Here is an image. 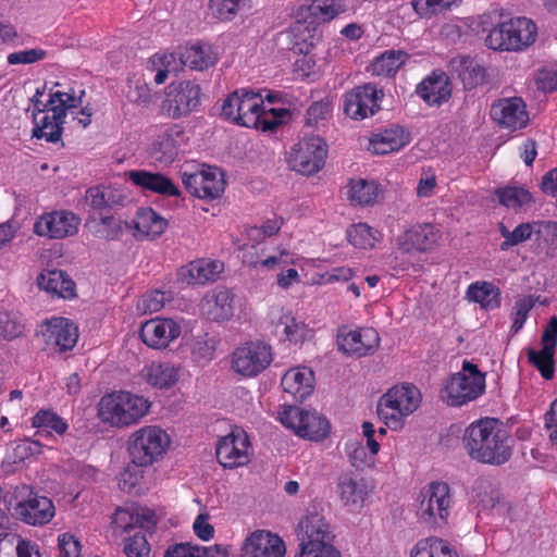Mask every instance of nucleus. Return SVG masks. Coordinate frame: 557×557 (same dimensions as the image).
Returning a JSON list of instances; mask_svg holds the SVG:
<instances>
[{
    "instance_id": "9b49d317",
    "label": "nucleus",
    "mask_w": 557,
    "mask_h": 557,
    "mask_svg": "<svg viewBox=\"0 0 557 557\" xmlns=\"http://www.w3.org/2000/svg\"><path fill=\"white\" fill-rule=\"evenodd\" d=\"M485 389V375L475 364L465 361L462 370L454 374L442 392L449 406H462L476 399Z\"/></svg>"
},
{
    "instance_id": "f8f14e48",
    "label": "nucleus",
    "mask_w": 557,
    "mask_h": 557,
    "mask_svg": "<svg viewBox=\"0 0 557 557\" xmlns=\"http://www.w3.org/2000/svg\"><path fill=\"white\" fill-rule=\"evenodd\" d=\"M281 422L297 435L311 441H321L329 434V421L317 411L286 406L280 412Z\"/></svg>"
},
{
    "instance_id": "e433bc0d",
    "label": "nucleus",
    "mask_w": 557,
    "mask_h": 557,
    "mask_svg": "<svg viewBox=\"0 0 557 557\" xmlns=\"http://www.w3.org/2000/svg\"><path fill=\"white\" fill-rule=\"evenodd\" d=\"M182 64L196 71H205L218 61V54L211 45L194 44L185 47L180 54Z\"/></svg>"
},
{
    "instance_id": "338daca9",
    "label": "nucleus",
    "mask_w": 557,
    "mask_h": 557,
    "mask_svg": "<svg viewBox=\"0 0 557 557\" xmlns=\"http://www.w3.org/2000/svg\"><path fill=\"white\" fill-rule=\"evenodd\" d=\"M330 113V104L327 101L313 102L307 110V123L315 125L324 120Z\"/></svg>"
},
{
    "instance_id": "13d9d810",
    "label": "nucleus",
    "mask_w": 557,
    "mask_h": 557,
    "mask_svg": "<svg viewBox=\"0 0 557 557\" xmlns=\"http://www.w3.org/2000/svg\"><path fill=\"white\" fill-rule=\"evenodd\" d=\"M135 523L144 522L140 520V516L138 513L131 512L124 508H117L113 515L112 524L115 531L120 530L122 532H128Z\"/></svg>"
},
{
    "instance_id": "a211bd4d",
    "label": "nucleus",
    "mask_w": 557,
    "mask_h": 557,
    "mask_svg": "<svg viewBox=\"0 0 557 557\" xmlns=\"http://www.w3.org/2000/svg\"><path fill=\"white\" fill-rule=\"evenodd\" d=\"M182 181L191 195L201 199L219 198L225 188L224 175L216 168H208L195 173L184 172Z\"/></svg>"
},
{
    "instance_id": "473e14b6",
    "label": "nucleus",
    "mask_w": 557,
    "mask_h": 557,
    "mask_svg": "<svg viewBox=\"0 0 557 557\" xmlns=\"http://www.w3.org/2000/svg\"><path fill=\"white\" fill-rule=\"evenodd\" d=\"M222 271L223 263L220 261L199 259L183 268L180 276L188 285L206 284L215 281Z\"/></svg>"
},
{
    "instance_id": "412c9836",
    "label": "nucleus",
    "mask_w": 557,
    "mask_h": 557,
    "mask_svg": "<svg viewBox=\"0 0 557 557\" xmlns=\"http://www.w3.org/2000/svg\"><path fill=\"white\" fill-rule=\"evenodd\" d=\"M79 219L70 211H53L41 215L34 224V232L49 238H65L77 233Z\"/></svg>"
},
{
    "instance_id": "6e6552de",
    "label": "nucleus",
    "mask_w": 557,
    "mask_h": 557,
    "mask_svg": "<svg viewBox=\"0 0 557 557\" xmlns=\"http://www.w3.org/2000/svg\"><path fill=\"white\" fill-rule=\"evenodd\" d=\"M171 444L169 434L158 425H145L133 432L127 441L131 461L147 468L165 456Z\"/></svg>"
},
{
    "instance_id": "79ce46f5",
    "label": "nucleus",
    "mask_w": 557,
    "mask_h": 557,
    "mask_svg": "<svg viewBox=\"0 0 557 557\" xmlns=\"http://www.w3.org/2000/svg\"><path fill=\"white\" fill-rule=\"evenodd\" d=\"M410 557H457V553L446 541L430 536L417 542Z\"/></svg>"
},
{
    "instance_id": "6ab92c4d",
    "label": "nucleus",
    "mask_w": 557,
    "mask_h": 557,
    "mask_svg": "<svg viewBox=\"0 0 557 557\" xmlns=\"http://www.w3.org/2000/svg\"><path fill=\"white\" fill-rule=\"evenodd\" d=\"M379 345V333L372 327L350 330L343 326L338 330L337 346L346 355L355 357L372 355Z\"/></svg>"
},
{
    "instance_id": "4be33fe9",
    "label": "nucleus",
    "mask_w": 557,
    "mask_h": 557,
    "mask_svg": "<svg viewBox=\"0 0 557 557\" xmlns=\"http://www.w3.org/2000/svg\"><path fill=\"white\" fill-rule=\"evenodd\" d=\"M285 552V544L280 536L257 530L244 540L240 557H284Z\"/></svg>"
},
{
    "instance_id": "c85d7f7f",
    "label": "nucleus",
    "mask_w": 557,
    "mask_h": 557,
    "mask_svg": "<svg viewBox=\"0 0 557 557\" xmlns=\"http://www.w3.org/2000/svg\"><path fill=\"white\" fill-rule=\"evenodd\" d=\"M128 180L143 190L162 196H180L178 187L170 177L160 172L132 170L126 173Z\"/></svg>"
},
{
    "instance_id": "e2e57ef3",
    "label": "nucleus",
    "mask_w": 557,
    "mask_h": 557,
    "mask_svg": "<svg viewBox=\"0 0 557 557\" xmlns=\"http://www.w3.org/2000/svg\"><path fill=\"white\" fill-rule=\"evenodd\" d=\"M59 557H79L81 544L70 533H63L58 537Z\"/></svg>"
},
{
    "instance_id": "c756f323",
    "label": "nucleus",
    "mask_w": 557,
    "mask_h": 557,
    "mask_svg": "<svg viewBox=\"0 0 557 557\" xmlns=\"http://www.w3.org/2000/svg\"><path fill=\"white\" fill-rule=\"evenodd\" d=\"M281 384L285 393L301 403L313 392L314 374L306 367L293 368L285 372Z\"/></svg>"
},
{
    "instance_id": "72a5a7b5",
    "label": "nucleus",
    "mask_w": 557,
    "mask_h": 557,
    "mask_svg": "<svg viewBox=\"0 0 557 557\" xmlns=\"http://www.w3.org/2000/svg\"><path fill=\"white\" fill-rule=\"evenodd\" d=\"M409 143V134L395 126L375 133L370 138L369 150L375 154H387L404 148Z\"/></svg>"
},
{
    "instance_id": "864d4df0",
    "label": "nucleus",
    "mask_w": 557,
    "mask_h": 557,
    "mask_svg": "<svg viewBox=\"0 0 557 557\" xmlns=\"http://www.w3.org/2000/svg\"><path fill=\"white\" fill-rule=\"evenodd\" d=\"M461 0H412L411 5L420 17L436 15Z\"/></svg>"
},
{
    "instance_id": "de8ad7c7",
    "label": "nucleus",
    "mask_w": 557,
    "mask_h": 557,
    "mask_svg": "<svg viewBox=\"0 0 557 557\" xmlns=\"http://www.w3.org/2000/svg\"><path fill=\"white\" fill-rule=\"evenodd\" d=\"M555 349L544 347L541 350L529 348L527 356L529 362L536 368L545 380H552L555 373Z\"/></svg>"
},
{
    "instance_id": "cd10ccee",
    "label": "nucleus",
    "mask_w": 557,
    "mask_h": 557,
    "mask_svg": "<svg viewBox=\"0 0 557 557\" xmlns=\"http://www.w3.org/2000/svg\"><path fill=\"white\" fill-rule=\"evenodd\" d=\"M55 508L51 499L46 496L34 495L16 504L15 515L25 523L42 525L54 516Z\"/></svg>"
},
{
    "instance_id": "7ed1b4c3",
    "label": "nucleus",
    "mask_w": 557,
    "mask_h": 557,
    "mask_svg": "<svg viewBox=\"0 0 557 557\" xmlns=\"http://www.w3.org/2000/svg\"><path fill=\"white\" fill-rule=\"evenodd\" d=\"M347 11L345 0H311L299 7L296 13V22L293 27L295 37L302 42H296L293 47L299 53H308L309 49L319 40L315 34L317 26L332 21Z\"/></svg>"
},
{
    "instance_id": "423d86ee",
    "label": "nucleus",
    "mask_w": 557,
    "mask_h": 557,
    "mask_svg": "<svg viewBox=\"0 0 557 557\" xmlns=\"http://www.w3.org/2000/svg\"><path fill=\"white\" fill-rule=\"evenodd\" d=\"M300 552L295 557H342L335 547L333 528L319 512H309L299 522Z\"/></svg>"
},
{
    "instance_id": "2f4dec72",
    "label": "nucleus",
    "mask_w": 557,
    "mask_h": 557,
    "mask_svg": "<svg viewBox=\"0 0 557 557\" xmlns=\"http://www.w3.org/2000/svg\"><path fill=\"white\" fill-rule=\"evenodd\" d=\"M45 336L49 345L58 347L60 351H66L77 343L78 332L69 319L55 318L48 323Z\"/></svg>"
},
{
    "instance_id": "f704fd0d",
    "label": "nucleus",
    "mask_w": 557,
    "mask_h": 557,
    "mask_svg": "<svg viewBox=\"0 0 557 557\" xmlns=\"http://www.w3.org/2000/svg\"><path fill=\"white\" fill-rule=\"evenodd\" d=\"M416 91L430 106L447 101L451 94L448 77L444 73H433L417 86Z\"/></svg>"
},
{
    "instance_id": "c03bdc74",
    "label": "nucleus",
    "mask_w": 557,
    "mask_h": 557,
    "mask_svg": "<svg viewBox=\"0 0 557 557\" xmlns=\"http://www.w3.org/2000/svg\"><path fill=\"white\" fill-rule=\"evenodd\" d=\"M469 300L479 302L484 309H494L499 306V293L493 284L476 282L471 284L467 290Z\"/></svg>"
},
{
    "instance_id": "0eeeda50",
    "label": "nucleus",
    "mask_w": 557,
    "mask_h": 557,
    "mask_svg": "<svg viewBox=\"0 0 557 557\" xmlns=\"http://www.w3.org/2000/svg\"><path fill=\"white\" fill-rule=\"evenodd\" d=\"M454 503V492L449 484L433 481L422 487L417 497V517L430 528H442L448 522Z\"/></svg>"
},
{
    "instance_id": "393cba45",
    "label": "nucleus",
    "mask_w": 557,
    "mask_h": 557,
    "mask_svg": "<svg viewBox=\"0 0 557 557\" xmlns=\"http://www.w3.org/2000/svg\"><path fill=\"white\" fill-rule=\"evenodd\" d=\"M181 131L173 125L161 127L153 137L148 154L161 165H169L177 158Z\"/></svg>"
},
{
    "instance_id": "a878e982",
    "label": "nucleus",
    "mask_w": 557,
    "mask_h": 557,
    "mask_svg": "<svg viewBox=\"0 0 557 557\" xmlns=\"http://www.w3.org/2000/svg\"><path fill=\"white\" fill-rule=\"evenodd\" d=\"M492 119L503 127L516 131L529 122L525 104L521 98L500 99L491 108Z\"/></svg>"
},
{
    "instance_id": "dca6fc26",
    "label": "nucleus",
    "mask_w": 557,
    "mask_h": 557,
    "mask_svg": "<svg viewBox=\"0 0 557 557\" xmlns=\"http://www.w3.org/2000/svg\"><path fill=\"white\" fill-rule=\"evenodd\" d=\"M251 447L247 433L235 429L216 445V458L224 468H236L250 461Z\"/></svg>"
},
{
    "instance_id": "a19ab883",
    "label": "nucleus",
    "mask_w": 557,
    "mask_h": 557,
    "mask_svg": "<svg viewBox=\"0 0 557 557\" xmlns=\"http://www.w3.org/2000/svg\"><path fill=\"white\" fill-rule=\"evenodd\" d=\"M407 58L401 50H387L372 62L369 71L376 76H394Z\"/></svg>"
},
{
    "instance_id": "bf43d9fd",
    "label": "nucleus",
    "mask_w": 557,
    "mask_h": 557,
    "mask_svg": "<svg viewBox=\"0 0 557 557\" xmlns=\"http://www.w3.org/2000/svg\"><path fill=\"white\" fill-rule=\"evenodd\" d=\"M47 57V51L40 48L29 50H22L12 52L8 55V63L11 65L16 64H33L44 60Z\"/></svg>"
},
{
    "instance_id": "a18cd8bd",
    "label": "nucleus",
    "mask_w": 557,
    "mask_h": 557,
    "mask_svg": "<svg viewBox=\"0 0 557 557\" xmlns=\"http://www.w3.org/2000/svg\"><path fill=\"white\" fill-rule=\"evenodd\" d=\"M495 195L497 196L499 203L509 209L517 210L533 202L531 193L523 187H500L495 190Z\"/></svg>"
},
{
    "instance_id": "6e6d98bb",
    "label": "nucleus",
    "mask_w": 557,
    "mask_h": 557,
    "mask_svg": "<svg viewBox=\"0 0 557 557\" xmlns=\"http://www.w3.org/2000/svg\"><path fill=\"white\" fill-rule=\"evenodd\" d=\"M123 552L127 557H148L150 547L146 535L141 532L125 539Z\"/></svg>"
},
{
    "instance_id": "69168bd1",
    "label": "nucleus",
    "mask_w": 557,
    "mask_h": 557,
    "mask_svg": "<svg viewBox=\"0 0 557 557\" xmlns=\"http://www.w3.org/2000/svg\"><path fill=\"white\" fill-rule=\"evenodd\" d=\"M165 294L160 290H153L144 295L139 302V308L145 312H157L161 310L165 302Z\"/></svg>"
},
{
    "instance_id": "58836bf2",
    "label": "nucleus",
    "mask_w": 557,
    "mask_h": 557,
    "mask_svg": "<svg viewBox=\"0 0 557 557\" xmlns=\"http://www.w3.org/2000/svg\"><path fill=\"white\" fill-rule=\"evenodd\" d=\"M180 371V367L170 362H153L143 370V375L150 385L169 388L178 381Z\"/></svg>"
},
{
    "instance_id": "3c124183",
    "label": "nucleus",
    "mask_w": 557,
    "mask_h": 557,
    "mask_svg": "<svg viewBox=\"0 0 557 557\" xmlns=\"http://www.w3.org/2000/svg\"><path fill=\"white\" fill-rule=\"evenodd\" d=\"M218 343V339L208 334L196 337L190 346L194 360L197 362L210 361L214 357Z\"/></svg>"
},
{
    "instance_id": "5fc2aeb1",
    "label": "nucleus",
    "mask_w": 557,
    "mask_h": 557,
    "mask_svg": "<svg viewBox=\"0 0 557 557\" xmlns=\"http://www.w3.org/2000/svg\"><path fill=\"white\" fill-rule=\"evenodd\" d=\"M533 306H534V301L531 296L522 297L516 301L515 307L511 312V319H512L511 331H512V333L516 334L522 329V326L528 318V314H529L530 310L533 308Z\"/></svg>"
},
{
    "instance_id": "603ef678",
    "label": "nucleus",
    "mask_w": 557,
    "mask_h": 557,
    "mask_svg": "<svg viewBox=\"0 0 557 557\" xmlns=\"http://www.w3.org/2000/svg\"><path fill=\"white\" fill-rule=\"evenodd\" d=\"M246 7H248V0H210L213 14L221 21L233 20Z\"/></svg>"
},
{
    "instance_id": "49530a36",
    "label": "nucleus",
    "mask_w": 557,
    "mask_h": 557,
    "mask_svg": "<svg viewBox=\"0 0 557 557\" xmlns=\"http://www.w3.org/2000/svg\"><path fill=\"white\" fill-rule=\"evenodd\" d=\"M32 425L38 429V434L54 431L59 435H63L67 430V423L52 410H39L32 419Z\"/></svg>"
},
{
    "instance_id": "20e7f679",
    "label": "nucleus",
    "mask_w": 557,
    "mask_h": 557,
    "mask_svg": "<svg viewBox=\"0 0 557 557\" xmlns=\"http://www.w3.org/2000/svg\"><path fill=\"white\" fill-rule=\"evenodd\" d=\"M85 91L76 97L74 91L63 92L60 90L51 91L49 99L45 104L46 112L41 114H32L35 127L33 137L45 138L48 143H58L61 140L63 124L65 122L66 111L82 106V97Z\"/></svg>"
},
{
    "instance_id": "c9c22d12",
    "label": "nucleus",
    "mask_w": 557,
    "mask_h": 557,
    "mask_svg": "<svg viewBox=\"0 0 557 557\" xmlns=\"http://www.w3.org/2000/svg\"><path fill=\"white\" fill-rule=\"evenodd\" d=\"M135 236L153 239L162 235L166 221L151 208H140L134 219Z\"/></svg>"
},
{
    "instance_id": "ddd939ff",
    "label": "nucleus",
    "mask_w": 557,
    "mask_h": 557,
    "mask_svg": "<svg viewBox=\"0 0 557 557\" xmlns=\"http://www.w3.org/2000/svg\"><path fill=\"white\" fill-rule=\"evenodd\" d=\"M272 360L270 345L262 342H248L232 352L231 364L237 374L253 377L264 371Z\"/></svg>"
},
{
    "instance_id": "aec40b11",
    "label": "nucleus",
    "mask_w": 557,
    "mask_h": 557,
    "mask_svg": "<svg viewBox=\"0 0 557 557\" xmlns=\"http://www.w3.org/2000/svg\"><path fill=\"white\" fill-rule=\"evenodd\" d=\"M440 237V231L434 225L416 224L397 236L396 246L403 253L425 252L436 246Z\"/></svg>"
},
{
    "instance_id": "1a4fd4ad",
    "label": "nucleus",
    "mask_w": 557,
    "mask_h": 557,
    "mask_svg": "<svg viewBox=\"0 0 557 557\" xmlns=\"http://www.w3.org/2000/svg\"><path fill=\"white\" fill-rule=\"evenodd\" d=\"M421 403L420 391L410 384L395 385L379 400L377 414L391 429H400L403 420L413 413Z\"/></svg>"
},
{
    "instance_id": "f03ea898",
    "label": "nucleus",
    "mask_w": 557,
    "mask_h": 557,
    "mask_svg": "<svg viewBox=\"0 0 557 557\" xmlns=\"http://www.w3.org/2000/svg\"><path fill=\"white\" fill-rule=\"evenodd\" d=\"M270 111L274 115L272 119L268 117L262 96L259 92L239 89L224 99L221 115L240 126L273 131L281 121L276 119V110L271 109Z\"/></svg>"
},
{
    "instance_id": "bb28decb",
    "label": "nucleus",
    "mask_w": 557,
    "mask_h": 557,
    "mask_svg": "<svg viewBox=\"0 0 557 557\" xmlns=\"http://www.w3.org/2000/svg\"><path fill=\"white\" fill-rule=\"evenodd\" d=\"M199 308L201 313L211 321H227L234 315V296L227 288H215L205 295Z\"/></svg>"
},
{
    "instance_id": "b1692460",
    "label": "nucleus",
    "mask_w": 557,
    "mask_h": 557,
    "mask_svg": "<svg viewBox=\"0 0 557 557\" xmlns=\"http://www.w3.org/2000/svg\"><path fill=\"white\" fill-rule=\"evenodd\" d=\"M270 314L274 333L280 339L288 341L296 345L304 343L311 336V330L308 325L297 321L290 311L284 308H273Z\"/></svg>"
},
{
    "instance_id": "774afa93",
    "label": "nucleus",
    "mask_w": 557,
    "mask_h": 557,
    "mask_svg": "<svg viewBox=\"0 0 557 557\" xmlns=\"http://www.w3.org/2000/svg\"><path fill=\"white\" fill-rule=\"evenodd\" d=\"M545 429L549 441L553 445L557 446V399H555L549 411L545 413Z\"/></svg>"
},
{
    "instance_id": "09e8293b",
    "label": "nucleus",
    "mask_w": 557,
    "mask_h": 557,
    "mask_svg": "<svg viewBox=\"0 0 557 557\" xmlns=\"http://www.w3.org/2000/svg\"><path fill=\"white\" fill-rule=\"evenodd\" d=\"M458 76L465 89L471 90L485 82V69L471 59L460 61Z\"/></svg>"
},
{
    "instance_id": "2eb2a0df",
    "label": "nucleus",
    "mask_w": 557,
    "mask_h": 557,
    "mask_svg": "<svg viewBox=\"0 0 557 557\" xmlns=\"http://www.w3.org/2000/svg\"><path fill=\"white\" fill-rule=\"evenodd\" d=\"M200 104V87L191 81L171 83L166 87L163 108L172 119L188 115Z\"/></svg>"
},
{
    "instance_id": "39448f33",
    "label": "nucleus",
    "mask_w": 557,
    "mask_h": 557,
    "mask_svg": "<svg viewBox=\"0 0 557 557\" xmlns=\"http://www.w3.org/2000/svg\"><path fill=\"white\" fill-rule=\"evenodd\" d=\"M150 401L129 392H113L100 398L98 417L103 423L125 428L137 423L149 411Z\"/></svg>"
},
{
    "instance_id": "8fccbe9b",
    "label": "nucleus",
    "mask_w": 557,
    "mask_h": 557,
    "mask_svg": "<svg viewBox=\"0 0 557 557\" xmlns=\"http://www.w3.org/2000/svg\"><path fill=\"white\" fill-rule=\"evenodd\" d=\"M377 235L379 232L367 223H358L347 230L348 242L360 249L374 247L375 243L379 240Z\"/></svg>"
},
{
    "instance_id": "f257e3e1",
    "label": "nucleus",
    "mask_w": 557,
    "mask_h": 557,
    "mask_svg": "<svg viewBox=\"0 0 557 557\" xmlns=\"http://www.w3.org/2000/svg\"><path fill=\"white\" fill-rule=\"evenodd\" d=\"M461 441L470 459L480 463L502 466L512 455V440L497 419L472 422L466 428Z\"/></svg>"
},
{
    "instance_id": "ea45409f",
    "label": "nucleus",
    "mask_w": 557,
    "mask_h": 557,
    "mask_svg": "<svg viewBox=\"0 0 557 557\" xmlns=\"http://www.w3.org/2000/svg\"><path fill=\"white\" fill-rule=\"evenodd\" d=\"M379 185L374 181L351 180L347 186V198L354 205L370 206L376 201Z\"/></svg>"
},
{
    "instance_id": "052dcab7",
    "label": "nucleus",
    "mask_w": 557,
    "mask_h": 557,
    "mask_svg": "<svg viewBox=\"0 0 557 557\" xmlns=\"http://www.w3.org/2000/svg\"><path fill=\"white\" fill-rule=\"evenodd\" d=\"M24 333V325L8 313H0V335L12 341Z\"/></svg>"
},
{
    "instance_id": "4c0bfd02",
    "label": "nucleus",
    "mask_w": 557,
    "mask_h": 557,
    "mask_svg": "<svg viewBox=\"0 0 557 557\" xmlns=\"http://www.w3.org/2000/svg\"><path fill=\"white\" fill-rule=\"evenodd\" d=\"M40 289L61 298H71L75 295V284L71 277L61 270L41 273L37 278Z\"/></svg>"
},
{
    "instance_id": "5701e85b",
    "label": "nucleus",
    "mask_w": 557,
    "mask_h": 557,
    "mask_svg": "<svg viewBox=\"0 0 557 557\" xmlns=\"http://www.w3.org/2000/svg\"><path fill=\"white\" fill-rule=\"evenodd\" d=\"M181 334V326L172 319H151L140 327L144 344L153 349L166 348Z\"/></svg>"
},
{
    "instance_id": "37998d69",
    "label": "nucleus",
    "mask_w": 557,
    "mask_h": 557,
    "mask_svg": "<svg viewBox=\"0 0 557 557\" xmlns=\"http://www.w3.org/2000/svg\"><path fill=\"white\" fill-rule=\"evenodd\" d=\"M85 226L97 238L114 240L123 232L122 221L112 215L87 220Z\"/></svg>"
},
{
    "instance_id": "7c9ffc66",
    "label": "nucleus",
    "mask_w": 557,
    "mask_h": 557,
    "mask_svg": "<svg viewBox=\"0 0 557 557\" xmlns=\"http://www.w3.org/2000/svg\"><path fill=\"white\" fill-rule=\"evenodd\" d=\"M370 490L364 479L354 473H342L337 480V494L345 506L360 508Z\"/></svg>"
},
{
    "instance_id": "0e129e2a",
    "label": "nucleus",
    "mask_w": 557,
    "mask_h": 557,
    "mask_svg": "<svg viewBox=\"0 0 557 557\" xmlns=\"http://www.w3.org/2000/svg\"><path fill=\"white\" fill-rule=\"evenodd\" d=\"M534 81L539 90L544 92H552L557 89V70H540L535 74Z\"/></svg>"
},
{
    "instance_id": "680f3d73",
    "label": "nucleus",
    "mask_w": 557,
    "mask_h": 557,
    "mask_svg": "<svg viewBox=\"0 0 557 557\" xmlns=\"http://www.w3.org/2000/svg\"><path fill=\"white\" fill-rule=\"evenodd\" d=\"M533 233V226L530 223H521L515 227L510 233V238L508 242H503L500 244V250L506 251L509 248L517 246L528 239L531 238Z\"/></svg>"
},
{
    "instance_id": "f3484780",
    "label": "nucleus",
    "mask_w": 557,
    "mask_h": 557,
    "mask_svg": "<svg viewBox=\"0 0 557 557\" xmlns=\"http://www.w3.org/2000/svg\"><path fill=\"white\" fill-rule=\"evenodd\" d=\"M383 97V90L372 84L358 86L345 95L344 111L351 119L363 120L380 110Z\"/></svg>"
},
{
    "instance_id": "4468645a",
    "label": "nucleus",
    "mask_w": 557,
    "mask_h": 557,
    "mask_svg": "<svg viewBox=\"0 0 557 557\" xmlns=\"http://www.w3.org/2000/svg\"><path fill=\"white\" fill-rule=\"evenodd\" d=\"M326 153V145L322 138L318 136L304 138L293 146L288 163L294 171L312 175L323 168Z\"/></svg>"
},
{
    "instance_id": "9d476101",
    "label": "nucleus",
    "mask_w": 557,
    "mask_h": 557,
    "mask_svg": "<svg viewBox=\"0 0 557 557\" xmlns=\"http://www.w3.org/2000/svg\"><path fill=\"white\" fill-rule=\"evenodd\" d=\"M535 38V24L527 17H516L491 29L485 44L493 50L518 51L532 45Z\"/></svg>"
},
{
    "instance_id": "4d7b16f0",
    "label": "nucleus",
    "mask_w": 557,
    "mask_h": 557,
    "mask_svg": "<svg viewBox=\"0 0 557 557\" xmlns=\"http://www.w3.org/2000/svg\"><path fill=\"white\" fill-rule=\"evenodd\" d=\"M40 444L37 441H24L13 448L12 454L7 456L9 463L17 465L23 462L26 458L40 453Z\"/></svg>"
}]
</instances>
